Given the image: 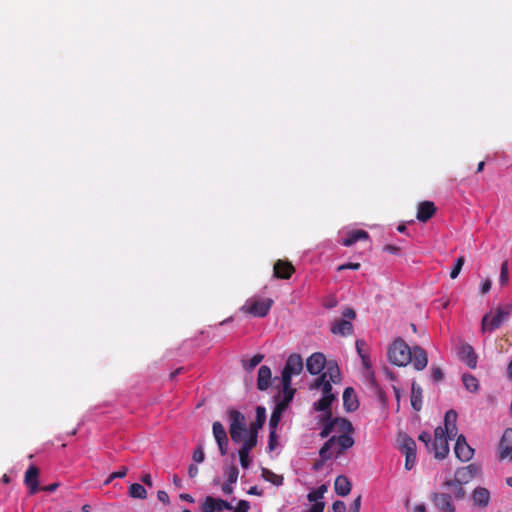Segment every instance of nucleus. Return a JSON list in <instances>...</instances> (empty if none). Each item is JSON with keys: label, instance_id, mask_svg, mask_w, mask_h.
Wrapping results in <instances>:
<instances>
[{"label": "nucleus", "instance_id": "1", "mask_svg": "<svg viewBox=\"0 0 512 512\" xmlns=\"http://www.w3.org/2000/svg\"><path fill=\"white\" fill-rule=\"evenodd\" d=\"M479 467L471 463L456 469L453 479H446L442 486L447 490H454V498L461 501L466 498L467 492L464 485L470 483L477 475Z\"/></svg>", "mask_w": 512, "mask_h": 512}, {"label": "nucleus", "instance_id": "2", "mask_svg": "<svg viewBox=\"0 0 512 512\" xmlns=\"http://www.w3.org/2000/svg\"><path fill=\"white\" fill-rule=\"evenodd\" d=\"M419 441L425 444L428 452L433 453L434 458L442 460L445 459L449 454V436L443 434L442 427L439 426L434 430V439L430 433L423 431L418 436Z\"/></svg>", "mask_w": 512, "mask_h": 512}, {"label": "nucleus", "instance_id": "3", "mask_svg": "<svg viewBox=\"0 0 512 512\" xmlns=\"http://www.w3.org/2000/svg\"><path fill=\"white\" fill-rule=\"evenodd\" d=\"M512 312V304H504L498 306L495 311L486 313L481 320V332H492L498 329L505 321H507Z\"/></svg>", "mask_w": 512, "mask_h": 512}, {"label": "nucleus", "instance_id": "4", "mask_svg": "<svg viewBox=\"0 0 512 512\" xmlns=\"http://www.w3.org/2000/svg\"><path fill=\"white\" fill-rule=\"evenodd\" d=\"M412 348L402 339H396L388 349L389 361L397 366H406L411 362Z\"/></svg>", "mask_w": 512, "mask_h": 512}, {"label": "nucleus", "instance_id": "5", "mask_svg": "<svg viewBox=\"0 0 512 512\" xmlns=\"http://www.w3.org/2000/svg\"><path fill=\"white\" fill-rule=\"evenodd\" d=\"M229 417V433L234 443L243 441L242 433L247 431L246 417L243 413L235 409L227 411Z\"/></svg>", "mask_w": 512, "mask_h": 512}, {"label": "nucleus", "instance_id": "6", "mask_svg": "<svg viewBox=\"0 0 512 512\" xmlns=\"http://www.w3.org/2000/svg\"><path fill=\"white\" fill-rule=\"evenodd\" d=\"M397 442L401 453L405 455V469L411 470L416 462V442L406 433H399Z\"/></svg>", "mask_w": 512, "mask_h": 512}, {"label": "nucleus", "instance_id": "7", "mask_svg": "<svg viewBox=\"0 0 512 512\" xmlns=\"http://www.w3.org/2000/svg\"><path fill=\"white\" fill-rule=\"evenodd\" d=\"M303 370V359L299 354L293 353L288 356L282 370V384L286 387L291 385L292 376L299 375Z\"/></svg>", "mask_w": 512, "mask_h": 512}, {"label": "nucleus", "instance_id": "8", "mask_svg": "<svg viewBox=\"0 0 512 512\" xmlns=\"http://www.w3.org/2000/svg\"><path fill=\"white\" fill-rule=\"evenodd\" d=\"M450 492H432L430 500L439 512H456L457 508L454 501V490Z\"/></svg>", "mask_w": 512, "mask_h": 512}, {"label": "nucleus", "instance_id": "9", "mask_svg": "<svg viewBox=\"0 0 512 512\" xmlns=\"http://www.w3.org/2000/svg\"><path fill=\"white\" fill-rule=\"evenodd\" d=\"M273 305V300L270 298L264 299H251L242 306L241 310L254 317H265Z\"/></svg>", "mask_w": 512, "mask_h": 512}, {"label": "nucleus", "instance_id": "10", "mask_svg": "<svg viewBox=\"0 0 512 512\" xmlns=\"http://www.w3.org/2000/svg\"><path fill=\"white\" fill-rule=\"evenodd\" d=\"M266 420V409L263 406L256 408V420L247 429V437L243 441H251L253 446L257 445L258 431L261 429Z\"/></svg>", "mask_w": 512, "mask_h": 512}, {"label": "nucleus", "instance_id": "11", "mask_svg": "<svg viewBox=\"0 0 512 512\" xmlns=\"http://www.w3.org/2000/svg\"><path fill=\"white\" fill-rule=\"evenodd\" d=\"M213 436L217 442L220 454L222 456L227 454L228 451V436L223 424L219 421L213 422L212 425Z\"/></svg>", "mask_w": 512, "mask_h": 512}, {"label": "nucleus", "instance_id": "12", "mask_svg": "<svg viewBox=\"0 0 512 512\" xmlns=\"http://www.w3.org/2000/svg\"><path fill=\"white\" fill-rule=\"evenodd\" d=\"M222 509L232 510L233 506L226 500L212 496H207L201 504L202 512H215L221 511Z\"/></svg>", "mask_w": 512, "mask_h": 512}, {"label": "nucleus", "instance_id": "13", "mask_svg": "<svg viewBox=\"0 0 512 512\" xmlns=\"http://www.w3.org/2000/svg\"><path fill=\"white\" fill-rule=\"evenodd\" d=\"M326 357L321 352L310 355L306 361V369L311 375L319 374L326 366Z\"/></svg>", "mask_w": 512, "mask_h": 512}, {"label": "nucleus", "instance_id": "14", "mask_svg": "<svg viewBox=\"0 0 512 512\" xmlns=\"http://www.w3.org/2000/svg\"><path fill=\"white\" fill-rule=\"evenodd\" d=\"M454 452L456 457L462 462L469 461L474 455V450L468 445L463 435L457 437Z\"/></svg>", "mask_w": 512, "mask_h": 512}, {"label": "nucleus", "instance_id": "15", "mask_svg": "<svg viewBox=\"0 0 512 512\" xmlns=\"http://www.w3.org/2000/svg\"><path fill=\"white\" fill-rule=\"evenodd\" d=\"M295 272L291 262L287 260H277L273 266V276L277 279H289Z\"/></svg>", "mask_w": 512, "mask_h": 512}, {"label": "nucleus", "instance_id": "16", "mask_svg": "<svg viewBox=\"0 0 512 512\" xmlns=\"http://www.w3.org/2000/svg\"><path fill=\"white\" fill-rule=\"evenodd\" d=\"M500 459L512 460V428H507L499 443Z\"/></svg>", "mask_w": 512, "mask_h": 512}, {"label": "nucleus", "instance_id": "17", "mask_svg": "<svg viewBox=\"0 0 512 512\" xmlns=\"http://www.w3.org/2000/svg\"><path fill=\"white\" fill-rule=\"evenodd\" d=\"M410 363L413 364V367L417 371L425 369L428 364V356L426 351L420 346L412 347Z\"/></svg>", "mask_w": 512, "mask_h": 512}, {"label": "nucleus", "instance_id": "18", "mask_svg": "<svg viewBox=\"0 0 512 512\" xmlns=\"http://www.w3.org/2000/svg\"><path fill=\"white\" fill-rule=\"evenodd\" d=\"M457 417L458 414L455 410H449L445 413L444 417V427H442L443 434L449 436L450 439L454 438L457 435Z\"/></svg>", "mask_w": 512, "mask_h": 512}, {"label": "nucleus", "instance_id": "19", "mask_svg": "<svg viewBox=\"0 0 512 512\" xmlns=\"http://www.w3.org/2000/svg\"><path fill=\"white\" fill-rule=\"evenodd\" d=\"M39 469L31 465L25 472L24 483L29 488L30 494H35L40 488L38 483Z\"/></svg>", "mask_w": 512, "mask_h": 512}, {"label": "nucleus", "instance_id": "20", "mask_svg": "<svg viewBox=\"0 0 512 512\" xmlns=\"http://www.w3.org/2000/svg\"><path fill=\"white\" fill-rule=\"evenodd\" d=\"M435 213V204L432 201H423L418 205L416 217L420 222H427Z\"/></svg>", "mask_w": 512, "mask_h": 512}, {"label": "nucleus", "instance_id": "21", "mask_svg": "<svg viewBox=\"0 0 512 512\" xmlns=\"http://www.w3.org/2000/svg\"><path fill=\"white\" fill-rule=\"evenodd\" d=\"M491 495L487 488L485 487H476L472 492V500L474 505L486 508L490 503Z\"/></svg>", "mask_w": 512, "mask_h": 512}, {"label": "nucleus", "instance_id": "22", "mask_svg": "<svg viewBox=\"0 0 512 512\" xmlns=\"http://www.w3.org/2000/svg\"><path fill=\"white\" fill-rule=\"evenodd\" d=\"M331 332L335 335L346 337L353 332V324L346 319H336L331 326Z\"/></svg>", "mask_w": 512, "mask_h": 512}, {"label": "nucleus", "instance_id": "23", "mask_svg": "<svg viewBox=\"0 0 512 512\" xmlns=\"http://www.w3.org/2000/svg\"><path fill=\"white\" fill-rule=\"evenodd\" d=\"M271 378H272L271 369L266 365H262L259 368L258 375H257L258 390H260V391L267 390L271 385Z\"/></svg>", "mask_w": 512, "mask_h": 512}, {"label": "nucleus", "instance_id": "24", "mask_svg": "<svg viewBox=\"0 0 512 512\" xmlns=\"http://www.w3.org/2000/svg\"><path fill=\"white\" fill-rule=\"evenodd\" d=\"M343 406L347 412H353L359 407L357 396L352 387H347L343 392Z\"/></svg>", "mask_w": 512, "mask_h": 512}, {"label": "nucleus", "instance_id": "25", "mask_svg": "<svg viewBox=\"0 0 512 512\" xmlns=\"http://www.w3.org/2000/svg\"><path fill=\"white\" fill-rule=\"evenodd\" d=\"M461 359L472 369L477 365V355L471 345L465 344L460 348Z\"/></svg>", "mask_w": 512, "mask_h": 512}, {"label": "nucleus", "instance_id": "26", "mask_svg": "<svg viewBox=\"0 0 512 512\" xmlns=\"http://www.w3.org/2000/svg\"><path fill=\"white\" fill-rule=\"evenodd\" d=\"M369 238V234L365 230H353L348 233V235L342 239V245L349 247L354 245L356 242L360 240H366Z\"/></svg>", "mask_w": 512, "mask_h": 512}, {"label": "nucleus", "instance_id": "27", "mask_svg": "<svg viewBox=\"0 0 512 512\" xmlns=\"http://www.w3.org/2000/svg\"><path fill=\"white\" fill-rule=\"evenodd\" d=\"M351 482L346 476H337L334 483L335 492L339 496H347L351 491Z\"/></svg>", "mask_w": 512, "mask_h": 512}, {"label": "nucleus", "instance_id": "28", "mask_svg": "<svg viewBox=\"0 0 512 512\" xmlns=\"http://www.w3.org/2000/svg\"><path fill=\"white\" fill-rule=\"evenodd\" d=\"M354 443L355 442L351 434L339 435L338 437H336V454L342 455L347 449L351 448L354 445Z\"/></svg>", "mask_w": 512, "mask_h": 512}, {"label": "nucleus", "instance_id": "29", "mask_svg": "<svg viewBox=\"0 0 512 512\" xmlns=\"http://www.w3.org/2000/svg\"><path fill=\"white\" fill-rule=\"evenodd\" d=\"M253 443L251 441H243L241 448L239 449V460L240 464L244 469H247L250 466V457L249 453L254 448Z\"/></svg>", "mask_w": 512, "mask_h": 512}, {"label": "nucleus", "instance_id": "30", "mask_svg": "<svg viewBox=\"0 0 512 512\" xmlns=\"http://www.w3.org/2000/svg\"><path fill=\"white\" fill-rule=\"evenodd\" d=\"M411 406L415 411L422 409V388L413 382L411 386Z\"/></svg>", "mask_w": 512, "mask_h": 512}, {"label": "nucleus", "instance_id": "31", "mask_svg": "<svg viewBox=\"0 0 512 512\" xmlns=\"http://www.w3.org/2000/svg\"><path fill=\"white\" fill-rule=\"evenodd\" d=\"M334 395H323L318 401L314 403V410L316 411H327V418H331L330 406L334 401Z\"/></svg>", "mask_w": 512, "mask_h": 512}, {"label": "nucleus", "instance_id": "32", "mask_svg": "<svg viewBox=\"0 0 512 512\" xmlns=\"http://www.w3.org/2000/svg\"><path fill=\"white\" fill-rule=\"evenodd\" d=\"M325 367L327 370L323 374H327V377H329L328 381L334 384L339 383L341 381V374L337 362L329 361Z\"/></svg>", "mask_w": 512, "mask_h": 512}, {"label": "nucleus", "instance_id": "33", "mask_svg": "<svg viewBox=\"0 0 512 512\" xmlns=\"http://www.w3.org/2000/svg\"><path fill=\"white\" fill-rule=\"evenodd\" d=\"M334 423H336L335 430L341 433L340 435L353 434L354 427L346 418L336 417Z\"/></svg>", "mask_w": 512, "mask_h": 512}, {"label": "nucleus", "instance_id": "34", "mask_svg": "<svg viewBox=\"0 0 512 512\" xmlns=\"http://www.w3.org/2000/svg\"><path fill=\"white\" fill-rule=\"evenodd\" d=\"M462 382L465 386L466 390L471 393H476L479 391L480 385L478 379L472 374L465 373L462 375Z\"/></svg>", "mask_w": 512, "mask_h": 512}, {"label": "nucleus", "instance_id": "35", "mask_svg": "<svg viewBox=\"0 0 512 512\" xmlns=\"http://www.w3.org/2000/svg\"><path fill=\"white\" fill-rule=\"evenodd\" d=\"M296 390L290 386L286 387L283 385V397L281 400L276 404V406L282 408L283 410H286L289 406L290 402L292 401L294 394Z\"/></svg>", "mask_w": 512, "mask_h": 512}, {"label": "nucleus", "instance_id": "36", "mask_svg": "<svg viewBox=\"0 0 512 512\" xmlns=\"http://www.w3.org/2000/svg\"><path fill=\"white\" fill-rule=\"evenodd\" d=\"M261 474L265 481H268V482L272 483L273 485L280 486L283 484V481H284L283 476L278 475L267 468H262Z\"/></svg>", "mask_w": 512, "mask_h": 512}, {"label": "nucleus", "instance_id": "37", "mask_svg": "<svg viewBox=\"0 0 512 512\" xmlns=\"http://www.w3.org/2000/svg\"><path fill=\"white\" fill-rule=\"evenodd\" d=\"M128 494L132 498L145 499L147 497L146 489L139 483H133L130 485Z\"/></svg>", "mask_w": 512, "mask_h": 512}, {"label": "nucleus", "instance_id": "38", "mask_svg": "<svg viewBox=\"0 0 512 512\" xmlns=\"http://www.w3.org/2000/svg\"><path fill=\"white\" fill-rule=\"evenodd\" d=\"M326 492H327V486L323 484V485L319 486L317 489L309 492L307 495V499L310 502H315V503L319 502L318 500L322 499Z\"/></svg>", "mask_w": 512, "mask_h": 512}, {"label": "nucleus", "instance_id": "39", "mask_svg": "<svg viewBox=\"0 0 512 512\" xmlns=\"http://www.w3.org/2000/svg\"><path fill=\"white\" fill-rule=\"evenodd\" d=\"M284 411L285 410H283L282 408H280L278 406H275V408H274V410H273V412L271 414L270 420H269L270 429H274V430L277 429V426H278V424L280 422L282 413Z\"/></svg>", "mask_w": 512, "mask_h": 512}, {"label": "nucleus", "instance_id": "40", "mask_svg": "<svg viewBox=\"0 0 512 512\" xmlns=\"http://www.w3.org/2000/svg\"><path fill=\"white\" fill-rule=\"evenodd\" d=\"M224 470L227 476L226 482L236 483L239 475L238 468L235 465H228Z\"/></svg>", "mask_w": 512, "mask_h": 512}, {"label": "nucleus", "instance_id": "41", "mask_svg": "<svg viewBox=\"0 0 512 512\" xmlns=\"http://www.w3.org/2000/svg\"><path fill=\"white\" fill-rule=\"evenodd\" d=\"M509 282V269H508V262L504 261L501 264L500 268V276H499V283L501 286H506Z\"/></svg>", "mask_w": 512, "mask_h": 512}, {"label": "nucleus", "instance_id": "42", "mask_svg": "<svg viewBox=\"0 0 512 512\" xmlns=\"http://www.w3.org/2000/svg\"><path fill=\"white\" fill-rule=\"evenodd\" d=\"M263 358L264 356L262 354H256L249 361H245L243 363L245 370L252 371L258 364L261 363Z\"/></svg>", "mask_w": 512, "mask_h": 512}, {"label": "nucleus", "instance_id": "43", "mask_svg": "<svg viewBox=\"0 0 512 512\" xmlns=\"http://www.w3.org/2000/svg\"><path fill=\"white\" fill-rule=\"evenodd\" d=\"M464 263H465V257L464 256H459L457 258L456 262H455V265H454L453 269L450 272L451 279H455V278L458 277V275L461 272V269H462Z\"/></svg>", "mask_w": 512, "mask_h": 512}, {"label": "nucleus", "instance_id": "44", "mask_svg": "<svg viewBox=\"0 0 512 512\" xmlns=\"http://www.w3.org/2000/svg\"><path fill=\"white\" fill-rule=\"evenodd\" d=\"M127 471V467L122 466L118 471L111 473L109 477L105 480L104 484L107 485L116 478H124L127 474Z\"/></svg>", "mask_w": 512, "mask_h": 512}, {"label": "nucleus", "instance_id": "45", "mask_svg": "<svg viewBox=\"0 0 512 512\" xmlns=\"http://www.w3.org/2000/svg\"><path fill=\"white\" fill-rule=\"evenodd\" d=\"M444 378V373L440 367L433 366L431 368V379L434 382H440Z\"/></svg>", "mask_w": 512, "mask_h": 512}, {"label": "nucleus", "instance_id": "46", "mask_svg": "<svg viewBox=\"0 0 512 512\" xmlns=\"http://www.w3.org/2000/svg\"><path fill=\"white\" fill-rule=\"evenodd\" d=\"M360 358L362 360V365H363L364 369L366 371H368V373L370 374L371 377H373L374 373L372 371V363L370 361L369 354L366 353V354L360 356Z\"/></svg>", "mask_w": 512, "mask_h": 512}, {"label": "nucleus", "instance_id": "47", "mask_svg": "<svg viewBox=\"0 0 512 512\" xmlns=\"http://www.w3.org/2000/svg\"><path fill=\"white\" fill-rule=\"evenodd\" d=\"M193 461L196 463H202L205 459V454L203 452L202 445H198L197 449L193 453Z\"/></svg>", "mask_w": 512, "mask_h": 512}, {"label": "nucleus", "instance_id": "48", "mask_svg": "<svg viewBox=\"0 0 512 512\" xmlns=\"http://www.w3.org/2000/svg\"><path fill=\"white\" fill-rule=\"evenodd\" d=\"M277 444V435L276 430L270 429L269 440H268V448L270 451H273Z\"/></svg>", "mask_w": 512, "mask_h": 512}, {"label": "nucleus", "instance_id": "49", "mask_svg": "<svg viewBox=\"0 0 512 512\" xmlns=\"http://www.w3.org/2000/svg\"><path fill=\"white\" fill-rule=\"evenodd\" d=\"M250 509V503L246 500H240L237 506L234 508V512H248Z\"/></svg>", "mask_w": 512, "mask_h": 512}, {"label": "nucleus", "instance_id": "50", "mask_svg": "<svg viewBox=\"0 0 512 512\" xmlns=\"http://www.w3.org/2000/svg\"><path fill=\"white\" fill-rule=\"evenodd\" d=\"M359 268H360V263L349 262V263L339 265L337 270L338 271H343L346 269L358 270Z\"/></svg>", "mask_w": 512, "mask_h": 512}, {"label": "nucleus", "instance_id": "51", "mask_svg": "<svg viewBox=\"0 0 512 512\" xmlns=\"http://www.w3.org/2000/svg\"><path fill=\"white\" fill-rule=\"evenodd\" d=\"M355 345H356V350H357V353H358L359 357H360V356H362V355H364V354H366V353H368V352L365 350L366 343H365V341H364V340H362V339H358V340L356 341V344H355Z\"/></svg>", "mask_w": 512, "mask_h": 512}, {"label": "nucleus", "instance_id": "52", "mask_svg": "<svg viewBox=\"0 0 512 512\" xmlns=\"http://www.w3.org/2000/svg\"><path fill=\"white\" fill-rule=\"evenodd\" d=\"M319 456L322 462H325L332 458V452L326 449V447H321L319 450Z\"/></svg>", "mask_w": 512, "mask_h": 512}, {"label": "nucleus", "instance_id": "53", "mask_svg": "<svg viewBox=\"0 0 512 512\" xmlns=\"http://www.w3.org/2000/svg\"><path fill=\"white\" fill-rule=\"evenodd\" d=\"M333 512H345L346 505L343 501L337 500L332 504Z\"/></svg>", "mask_w": 512, "mask_h": 512}, {"label": "nucleus", "instance_id": "54", "mask_svg": "<svg viewBox=\"0 0 512 512\" xmlns=\"http://www.w3.org/2000/svg\"><path fill=\"white\" fill-rule=\"evenodd\" d=\"M157 498L160 502H162L163 504H169V495L167 494L166 491H163V490H160L157 492Z\"/></svg>", "mask_w": 512, "mask_h": 512}, {"label": "nucleus", "instance_id": "55", "mask_svg": "<svg viewBox=\"0 0 512 512\" xmlns=\"http://www.w3.org/2000/svg\"><path fill=\"white\" fill-rule=\"evenodd\" d=\"M327 374H322L320 375L314 382V388L318 389V388H321L323 386V384L325 382H327Z\"/></svg>", "mask_w": 512, "mask_h": 512}, {"label": "nucleus", "instance_id": "56", "mask_svg": "<svg viewBox=\"0 0 512 512\" xmlns=\"http://www.w3.org/2000/svg\"><path fill=\"white\" fill-rule=\"evenodd\" d=\"M491 285H492L491 280H490V279H486V280L482 283V285H481V287H480V293H481V294H483V295H484V294H486V293H488V292L490 291V289H491Z\"/></svg>", "mask_w": 512, "mask_h": 512}, {"label": "nucleus", "instance_id": "57", "mask_svg": "<svg viewBox=\"0 0 512 512\" xmlns=\"http://www.w3.org/2000/svg\"><path fill=\"white\" fill-rule=\"evenodd\" d=\"M324 507H325L324 502H316L311 506V508L309 509V512H323Z\"/></svg>", "mask_w": 512, "mask_h": 512}, {"label": "nucleus", "instance_id": "58", "mask_svg": "<svg viewBox=\"0 0 512 512\" xmlns=\"http://www.w3.org/2000/svg\"><path fill=\"white\" fill-rule=\"evenodd\" d=\"M336 446V436H332L329 438L324 444L323 447H326L327 450L332 452V449Z\"/></svg>", "mask_w": 512, "mask_h": 512}, {"label": "nucleus", "instance_id": "59", "mask_svg": "<svg viewBox=\"0 0 512 512\" xmlns=\"http://www.w3.org/2000/svg\"><path fill=\"white\" fill-rule=\"evenodd\" d=\"M332 383L333 382H331V381H327L323 384V386L321 387L323 395H333L332 394Z\"/></svg>", "mask_w": 512, "mask_h": 512}, {"label": "nucleus", "instance_id": "60", "mask_svg": "<svg viewBox=\"0 0 512 512\" xmlns=\"http://www.w3.org/2000/svg\"><path fill=\"white\" fill-rule=\"evenodd\" d=\"M343 316L346 318V320H347V319H349V320H353V319H355V317H356V312H355V310H354V309H352V308H346V309L343 311Z\"/></svg>", "mask_w": 512, "mask_h": 512}, {"label": "nucleus", "instance_id": "61", "mask_svg": "<svg viewBox=\"0 0 512 512\" xmlns=\"http://www.w3.org/2000/svg\"><path fill=\"white\" fill-rule=\"evenodd\" d=\"M361 507V495H359L352 503L350 512H360Z\"/></svg>", "mask_w": 512, "mask_h": 512}, {"label": "nucleus", "instance_id": "62", "mask_svg": "<svg viewBox=\"0 0 512 512\" xmlns=\"http://www.w3.org/2000/svg\"><path fill=\"white\" fill-rule=\"evenodd\" d=\"M233 484H234V483H230V482H226V481H225V482L222 484V491H223V493H224V494H226V495H230V494H232V493H233V488H232V485H233Z\"/></svg>", "mask_w": 512, "mask_h": 512}, {"label": "nucleus", "instance_id": "63", "mask_svg": "<svg viewBox=\"0 0 512 512\" xmlns=\"http://www.w3.org/2000/svg\"><path fill=\"white\" fill-rule=\"evenodd\" d=\"M198 467L195 464H190L188 467V475L190 478H195L198 475Z\"/></svg>", "mask_w": 512, "mask_h": 512}, {"label": "nucleus", "instance_id": "64", "mask_svg": "<svg viewBox=\"0 0 512 512\" xmlns=\"http://www.w3.org/2000/svg\"><path fill=\"white\" fill-rule=\"evenodd\" d=\"M327 419H328V421L325 423L323 428L326 429L327 431H329V433L331 434L335 430L336 423H334V419H331V418H327Z\"/></svg>", "mask_w": 512, "mask_h": 512}]
</instances>
